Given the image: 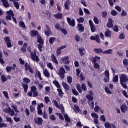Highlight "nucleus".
Instances as JSON below:
<instances>
[{
	"label": "nucleus",
	"mask_w": 128,
	"mask_h": 128,
	"mask_svg": "<svg viewBox=\"0 0 128 128\" xmlns=\"http://www.w3.org/2000/svg\"><path fill=\"white\" fill-rule=\"evenodd\" d=\"M120 82L121 86H122L126 90V88H128V86H126V82H128V76L125 74L122 75L120 77Z\"/></svg>",
	"instance_id": "f257e3e1"
},
{
	"label": "nucleus",
	"mask_w": 128,
	"mask_h": 128,
	"mask_svg": "<svg viewBox=\"0 0 128 128\" xmlns=\"http://www.w3.org/2000/svg\"><path fill=\"white\" fill-rule=\"evenodd\" d=\"M31 58L34 62H38L40 60V58L36 56V52H31Z\"/></svg>",
	"instance_id": "f03ea898"
},
{
	"label": "nucleus",
	"mask_w": 128,
	"mask_h": 128,
	"mask_svg": "<svg viewBox=\"0 0 128 128\" xmlns=\"http://www.w3.org/2000/svg\"><path fill=\"white\" fill-rule=\"evenodd\" d=\"M54 104L56 106L57 108H59V110H61L62 114L64 113V105L61 104L60 106L58 105V103L56 100L54 101Z\"/></svg>",
	"instance_id": "7ed1b4c3"
},
{
	"label": "nucleus",
	"mask_w": 128,
	"mask_h": 128,
	"mask_svg": "<svg viewBox=\"0 0 128 128\" xmlns=\"http://www.w3.org/2000/svg\"><path fill=\"white\" fill-rule=\"evenodd\" d=\"M31 92H33L34 98H38V89L36 86L31 87Z\"/></svg>",
	"instance_id": "20e7f679"
},
{
	"label": "nucleus",
	"mask_w": 128,
	"mask_h": 128,
	"mask_svg": "<svg viewBox=\"0 0 128 128\" xmlns=\"http://www.w3.org/2000/svg\"><path fill=\"white\" fill-rule=\"evenodd\" d=\"M64 74H66V70L64 68H61L60 70V72L58 74L60 76V78L64 80Z\"/></svg>",
	"instance_id": "39448f33"
},
{
	"label": "nucleus",
	"mask_w": 128,
	"mask_h": 128,
	"mask_svg": "<svg viewBox=\"0 0 128 128\" xmlns=\"http://www.w3.org/2000/svg\"><path fill=\"white\" fill-rule=\"evenodd\" d=\"M89 24L90 26L92 32H96V26H94V22L92 20H89Z\"/></svg>",
	"instance_id": "423d86ee"
},
{
	"label": "nucleus",
	"mask_w": 128,
	"mask_h": 128,
	"mask_svg": "<svg viewBox=\"0 0 128 128\" xmlns=\"http://www.w3.org/2000/svg\"><path fill=\"white\" fill-rule=\"evenodd\" d=\"M34 122L37 124H38V126H42L44 120L42 118H34Z\"/></svg>",
	"instance_id": "0eeeda50"
},
{
	"label": "nucleus",
	"mask_w": 128,
	"mask_h": 128,
	"mask_svg": "<svg viewBox=\"0 0 128 128\" xmlns=\"http://www.w3.org/2000/svg\"><path fill=\"white\" fill-rule=\"evenodd\" d=\"M4 40L8 48H12V42H10V37H6L4 38Z\"/></svg>",
	"instance_id": "6e6552de"
},
{
	"label": "nucleus",
	"mask_w": 128,
	"mask_h": 128,
	"mask_svg": "<svg viewBox=\"0 0 128 128\" xmlns=\"http://www.w3.org/2000/svg\"><path fill=\"white\" fill-rule=\"evenodd\" d=\"M67 20L70 26H72L73 28H74L76 26V21L74 20H72L70 18H67Z\"/></svg>",
	"instance_id": "1a4fd4ad"
},
{
	"label": "nucleus",
	"mask_w": 128,
	"mask_h": 128,
	"mask_svg": "<svg viewBox=\"0 0 128 128\" xmlns=\"http://www.w3.org/2000/svg\"><path fill=\"white\" fill-rule=\"evenodd\" d=\"M91 40H96L98 44H100V36L98 35H96V37L94 36H92L90 38Z\"/></svg>",
	"instance_id": "9d476101"
},
{
	"label": "nucleus",
	"mask_w": 128,
	"mask_h": 128,
	"mask_svg": "<svg viewBox=\"0 0 128 128\" xmlns=\"http://www.w3.org/2000/svg\"><path fill=\"white\" fill-rule=\"evenodd\" d=\"M14 67H12V66H8L6 68V70L7 72H12V70H16V64H14L13 65Z\"/></svg>",
	"instance_id": "9b49d317"
},
{
	"label": "nucleus",
	"mask_w": 128,
	"mask_h": 128,
	"mask_svg": "<svg viewBox=\"0 0 128 128\" xmlns=\"http://www.w3.org/2000/svg\"><path fill=\"white\" fill-rule=\"evenodd\" d=\"M66 47H67L66 46H62L60 48H58L57 52H56L58 56H60V54H62V50H64V48H66Z\"/></svg>",
	"instance_id": "f8f14e48"
},
{
	"label": "nucleus",
	"mask_w": 128,
	"mask_h": 128,
	"mask_svg": "<svg viewBox=\"0 0 128 128\" xmlns=\"http://www.w3.org/2000/svg\"><path fill=\"white\" fill-rule=\"evenodd\" d=\"M46 28L48 30L44 32L46 36H48L50 34L52 36V30H50V26H48V25H46Z\"/></svg>",
	"instance_id": "ddd939ff"
},
{
	"label": "nucleus",
	"mask_w": 128,
	"mask_h": 128,
	"mask_svg": "<svg viewBox=\"0 0 128 128\" xmlns=\"http://www.w3.org/2000/svg\"><path fill=\"white\" fill-rule=\"evenodd\" d=\"M114 20L112 18H109L108 19V23L107 24V26L109 28H114Z\"/></svg>",
	"instance_id": "4468645a"
},
{
	"label": "nucleus",
	"mask_w": 128,
	"mask_h": 128,
	"mask_svg": "<svg viewBox=\"0 0 128 128\" xmlns=\"http://www.w3.org/2000/svg\"><path fill=\"white\" fill-rule=\"evenodd\" d=\"M70 57L66 56L62 58L61 60L64 62L65 64H70V60H68Z\"/></svg>",
	"instance_id": "2eb2a0df"
},
{
	"label": "nucleus",
	"mask_w": 128,
	"mask_h": 128,
	"mask_svg": "<svg viewBox=\"0 0 128 128\" xmlns=\"http://www.w3.org/2000/svg\"><path fill=\"white\" fill-rule=\"evenodd\" d=\"M1 2L3 4V6L4 8H10V4H8V1L6 0H1Z\"/></svg>",
	"instance_id": "dca6fc26"
},
{
	"label": "nucleus",
	"mask_w": 128,
	"mask_h": 128,
	"mask_svg": "<svg viewBox=\"0 0 128 128\" xmlns=\"http://www.w3.org/2000/svg\"><path fill=\"white\" fill-rule=\"evenodd\" d=\"M37 38H38V44H40L44 46V40H42V36H38L37 37Z\"/></svg>",
	"instance_id": "f3484780"
},
{
	"label": "nucleus",
	"mask_w": 128,
	"mask_h": 128,
	"mask_svg": "<svg viewBox=\"0 0 128 128\" xmlns=\"http://www.w3.org/2000/svg\"><path fill=\"white\" fill-rule=\"evenodd\" d=\"M71 2H70V0H67L66 2L65 3V4H64L65 8L67 10H70V7L68 6H70Z\"/></svg>",
	"instance_id": "a211bd4d"
},
{
	"label": "nucleus",
	"mask_w": 128,
	"mask_h": 128,
	"mask_svg": "<svg viewBox=\"0 0 128 128\" xmlns=\"http://www.w3.org/2000/svg\"><path fill=\"white\" fill-rule=\"evenodd\" d=\"M30 35L32 38H34V36H38V32L35 30L32 31Z\"/></svg>",
	"instance_id": "6ab92c4d"
},
{
	"label": "nucleus",
	"mask_w": 128,
	"mask_h": 128,
	"mask_svg": "<svg viewBox=\"0 0 128 128\" xmlns=\"http://www.w3.org/2000/svg\"><path fill=\"white\" fill-rule=\"evenodd\" d=\"M25 68L26 72H28V70H30V72H31V74H32V68L30 65L25 64Z\"/></svg>",
	"instance_id": "aec40b11"
},
{
	"label": "nucleus",
	"mask_w": 128,
	"mask_h": 128,
	"mask_svg": "<svg viewBox=\"0 0 128 128\" xmlns=\"http://www.w3.org/2000/svg\"><path fill=\"white\" fill-rule=\"evenodd\" d=\"M121 110L124 114H126V112H128V106L123 105L121 107Z\"/></svg>",
	"instance_id": "412c9836"
},
{
	"label": "nucleus",
	"mask_w": 128,
	"mask_h": 128,
	"mask_svg": "<svg viewBox=\"0 0 128 128\" xmlns=\"http://www.w3.org/2000/svg\"><path fill=\"white\" fill-rule=\"evenodd\" d=\"M44 76H46V78H50V72L48 70H44Z\"/></svg>",
	"instance_id": "4be33fe9"
},
{
	"label": "nucleus",
	"mask_w": 128,
	"mask_h": 128,
	"mask_svg": "<svg viewBox=\"0 0 128 128\" xmlns=\"http://www.w3.org/2000/svg\"><path fill=\"white\" fill-rule=\"evenodd\" d=\"M52 60L53 62L55 64H58V60L56 59V57L54 54H52Z\"/></svg>",
	"instance_id": "5701e85b"
},
{
	"label": "nucleus",
	"mask_w": 128,
	"mask_h": 128,
	"mask_svg": "<svg viewBox=\"0 0 128 128\" xmlns=\"http://www.w3.org/2000/svg\"><path fill=\"white\" fill-rule=\"evenodd\" d=\"M78 50L81 56H84V53L86 52V49H84V48H80Z\"/></svg>",
	"instance_id": "b1692460"
},
{
	"label": "nucleus",
	"mask_w": 128,
	"mask_h": 128,
	"mask_svg": "<svg viewBox=\"0 0 128 128\" xmlns=\"http://www.w3.org/2000/svg\"><path fill=\"white\" fill-rule=\"evenodd\" d=\"M94 52L96 54H104V50L101 48H95Z\"/></svg>",
	"instance_id": "393cba45"
},
{
	"label": "nucleus",
	"mask_w": 128,
	"mask_h": 128,
	"mask_svg": "<svg viewBox=\"0 0 128 128\" xmlns=\"http://www.w3.org/2000/svg\"><path fill=\"white\" fill-rule=\"evenodd\" d=\"M74 110L75 111L76 114H78V112H80V107L76 105H74Z\"/></svg>",
	"instance_id": "a878e982"
},
{
	"label": "nucleus",
	"mask_w": 128,
	"mask_h": 128,
	"mask_svg": "<svg viewBox=\"0 0 128 128\" xmlns=\"http://www.w3.org/2000/svg\"><path fill=\"white\" fill-rule=\"evenodd\" d=\"M58 92L59 96H60L61 98H62V96H64V92H62V90L59 88L58 89Z\"/></svg>",
	"instance_id": "bb28decb"
},
{
	"label": "nucleus",
	"mask_w": 128,
	"mask_h": 128,
	"mask_svg": "<svg viewBox=\"0 0 128 128\" xmlns=\"http://www.w3.org/2000/svg\"><path fill=\"white\" fill-rule=\"evenodd\" d=\"M112 54V49L103 51V54Z\"/></svg>",
	"instance_id": "cd10ccee"
},
{
	"label": "nucleus",
	"mask_w": 128,
	"mask_h": 128,
	"mask_svg": "<svg viewBox=\"0 0 128 128\" xmlns=\"http://www.w3.org/2000/svg\"><path fill=\"white\" fill-rule=\"evenodd\" d=\"M22 86L24 88V92H26V94L28 92V84H23Z\"/></svg>",
	"instance_id": "c85d7f7f"
},
{
	"label": "nucleus",
	"mask_w": 128,
	"mask_h": 128,
	"mask_svg": "<svg viewBox=\"0 0 128 128\" xmlns=\"http://www.w3.org/2000/svg\"><path fill=\"white\" fill-rule=\"evenodd\" d=\"M78 27L79 28V31L80 32H84V26H82V24H78Z\"/></svg>",
	"instance_id": "c756f323"
},
{
	"label": "nucleus",
	"mask_w": 128,
	"mask_h": 128,
	"mask_svg": "<svg viewBox=\"0 0 128 128\" xmlns=\"http://www.w3.org/2000/svg\"><path fill=\"white\" fill-rule=\"evenodd\" d=\"M62 86L66 90H70V86L68 85L66 83L62 82Z\"/></svg>",
	"instance_id": "7c9ffc66"
},
{
	"label": "nucleus",
	"mask_w": 128,
	"mask_h": 128,
	"mask_svg": "<svg viewBox=\"0 0 128 128\" xmlns=\"http://www.w3.org/2000/svg\"><path fill=\"white\" fill-rule=\"evenodd\" d=\"M54 17L56 18H57L58 20H60L62 18V14L59 13L56 15H54Z\"/></svg>",
	"instance_id": "2f4dec72"
},
{
	"label": "nucleus",
	"mask_w": 128,
	"mask_h": 128,
	"mask_svg": "<svg viewBox=\"0 0 128 128\" xmlns=\"http://www.w3.org/2000/svg\"><path fill=\"white\" fill-rule=\"evenodd\" d=\"M56 40V38H51L49 40V42L50 44H54V43Z\"/></svg>",
	"instance_id": "473e14b6"
},
{
	"label": "nucleus",
	"mask_w": 128,
	"mask_h": 128,
	"mask_svg": "<svg viewBox=\"0 0 128 128\" xmlns=\"http://www.w3.org/2000/svg\"><path fill=\"white\" fill-rule=\"evenodd\" d=\"M88 104L90 106L92 110H94V102H88Z\"/></svg>",
	"instance_id": "72a5a7b5"
},
{
	"label": "nucleus",
	"mask_w": 128,
	"mask_h": 128,
	"mask_svg": "<svg viewBox=\"0 0 128 128\" xmlns=\"http://www.w3.org/2000/svg\"><path fill=\"white\" fill-rule=\"evenodd\" d=\"M104 126L106 128H112V124H110L109 122H106L104 124Z\"/></svg>",
	"instance_id": "f704fd0d"
},
{
	"label": "nucleus",
	"mask_w": 128,
	"mask_h": 128,
	"mask_svg": "<svg viewBox=\"0 0 128 128\" xmlns=\"http://www.w3.org/2000/svg\"><path fill=\"white\" fill-rule=\"evenodd\" d=\"M112 32L110 30H108L105 33V36H106V38H112L111 36Z\"/></svg>",
	"instance_id": "c9c22d12"
},
{
	"label": "nucleus",
	"mask_w": 128,
	"mask_h": 128,
	"mask_svg": "<svg viewBox=\"0 0 128 128\" xmlns=\"http://www.w3.org/2000/svg\"><path fill=\"white\" fill-rule=\"evenodd\" d=\"M53 84L58 88H60L61 86L60 85V83H58V82L55 80L53 82Z\"/></svg>",
	"instance_id": "e433bc0d"
},
{
	"label": "nucleus",
	"mask_w": 128,
	"mask_h": 128,
	"mask_svg": "<svg viewBox=\"0 0 128 128\" xmlns=\"http://www.w3.org/2000/svg\"><path fill=\"white\" fill-rule=\"evenodd\" d=\"M77 22L79 24H84V18H80L78 19H77Z\"/></svg>",
	"instance_id": "4c0bfd02"
},
{
	"label": "nucleus",
	"mask_w": 128,
	"mask_h": 128,
	"mask_svg": "<svg viewBox=\"0 0 128 128\" xmlns=\"http://www.w3.org/2000/svg\"><path fill=\"white\" fill-rule=\"evenodd\" d=\"M20 26L22 28H26V24H24V22H20Z\"/></svg>",
	"instance_id": "58836bf2"
},
{
	"label": "nucleus",
	"mask_w": 128,
	"mask_h": 128,
	"mask_svg": "<svg viewBox=\"0 0 128 128\" xmlns=\"http://www.w3.org/2000/svg\"><path fill=\"white\" fill-rule=\"evenodd\" d=\"M86 98L89 102H92V100H94V97L90 95H87L86 96Z\"/></svg>",
	"instance_id": "ea45409f"
},
{
	"label": "nucleus",
	"mask_w": 128,
	"mask_h": 128,
	"mask_svg": "<svg viewBox=\"0 0 128 128\" xmlns=\"http://www.w3.org/2000/svg\"><path fill=\"white\" fill-rule=\"evenodd\" d=\"M12 108H13V109L14 110V112H17L18 114H19L20 111H18V106H16L14 105H12Z\"/></svg>",
	"instance_id": "a19ab883"
},
{
	"label": "nucleus",
	"mask_w": 128,
	"mask_h": 128,
	"mask_svg": "<svg viewBox=\"0 0 128 128\" xmlns=\"http://www.w3.org/2000/svg\"><path fill=\"white\" fill-rule=\"evenodd\" d=\"M10 116H18L17 114H16V112H14V110H12V109H11L10 110Z\"/></svg>",
	"instance_id": "79ce46f5"
},
{
	"label": "nucleus",
	"mask_w": 128,
	"mask_h": 128,
	"mask_svg": "<svg viewBox=\"0 0 128 128\" xmlns=\"http://www.w3.org/2000/svg\"><path fill=\"white\" fill-rule=\"evenodd\" d=\"M114 82H118V75L115 76L113 78Z\"/></svg>",
	"instance_id": "37998d69"
},
{
	"label": "nucleus",
	"mask_w": 128,
	"mask_h": 128,
	"mask_svg": "<svg viewBox=\"0 0 128 128\" xmlns=\"http://www.w3.org/2000/svg\"><path fill=\"white\" fill-rule=\"evenodd\" d=\"M6 122H10V123L12 124L13 122H12L11 118L6 116Z\"/></svg>",
	"instance_id": "c03bdc74"
},
{
	"label": "nucleus",
	"mask_w": 128,
	"mask_h": 128,
	"mask_svg": "<svg viewBox=\"0 0 128 128\" xmlns=\"http://www.w3.org/2000/svg\"><path fill=\"white\" fill-rule=\"evenodd\" d=\"M92 118H94L95 120L98 119V114H96V112L92 113Z\"/></svg>",
	"instance_id": "a18cd8bd"
},
{
	"label": "nucleus",
	"mask_w": 128,
	"mask_h": 128,
	"mask_svg": "<svg viewBox=\"0 0 128 128\" xmlns=\"http://www.w3.org/2000/svg\"><path fill=\"white\" fill-rule=\"evenodd\" d=\"M14 6L17 10H20V3L18 2H14Z\"/></svg>",
	"instance_id": "49530a36"
},
{
	"label": "nucleus",
	"mask_w": 128,
	"mask_h": 128,
	"mask_svg": "<svg viewBox=\"0 0 128 128\" xmlns=\"http://www.w3.org/2000/svg\"><path fill=\"white\" fill-rule=\"evenodd\" d=\"M64 118L66 122H70V117H68V115L65 114Z\"/></svg>",
	"instance_id": "de8ad7c7"
},
{
	"label": "nucleus",
	"mask_w": 128,
	"mask_h": 128,
	"mask_svg": "<svg viewBox=\"0 0 128 128\" xmlns=\"http://www.w3.org/2000/svg\"><path fill=\"white\" fill-rule=\"evenodd\" d=\"M7 14L8 16H14V12H12V10L7 12Z\"/></svg>",
	"instance_id": "09e8293b"
},
{
	"label": "nucleus",
	"mask_w": 128,
	"mask_h": 128,
	"mask_svg": "<svg viewBox=\"0 0 128 128\" xmlns=\"http://www.w3.org/2000/svg\"><path fill=\"white\" fill-rule=\"evenodd\" d=\"M24 82L26 84H30V80L28 79V78H24L23 79Z\"/></svg>",
	"instance_id": "8fccbe9b"
},
{
	"label": "nucleus",
	"mask_w": 128,
	"mask_h": 128,
	"mask_svg": "<svg viewBox=\"0 0 128 128\" xmlns=\"http://www.w3.org/2000/svg\"><path fill=\"white\" fill-rule=\"evenodd\" d=\"M76 88L80 94H82V89H80V84H78L76 86Z\"/></svg>",
	"instance_id": "3c124183"
},
{
	"label": "nucleus",
	"mask_w": 128,
	"mask_h": 128,
	"mask_svg": "<svg viewBox=\"0 0 128 128\" xmlns=\"http://www.w3.org/2000/svg\"><path fill=\"white\" fill-rule=\"evenodd\" d=\"M0 128H8V125L4 123H2V122H0Z\"/></svg>",
	"instance_id": "603ef678"
},
{
	"label": "nucleus",
	"mask_w": 128,
	"mask_h": 128,
	"mask_svg": "<svg viewBox=\"0 0 128 128\" xmlns=\"http://www.w3.org/2000/svg\"><path fill=\"white\" fill-rule=\"evenodd\" d=\"M118 38L119 40H124L126 38V36H124V34H122L120 35Z\"/></svg>",
	"instance_id": "864d4df0"
},
{
	"label": "nucleus",
	"mask_w": 128,
	"mask_h": 128,
	"mask_svg": "<svg viewBox=\"0 0 128 128\" xmlns=\"http://www.w3.org/2000/svg\"><path fill=\"white\" fill-rule=\"evenodd\" d=\"M47 66L48 68L51 70H54V66H52V63H48Z\"/></svg>",
	"instance_id": "5fc2aeb1"
},
{
	"label": "nucleus",
	"mask_w": 128,
	"mask_h": 128,
	"mask_svg": "<svg viewBox=\"0 0 128 128\" xmlns=\"http://www.w3.org/2000/svg\"><path fill=\"white\" fill-rule=\"evenodd\" d=\"M121 16H128V12H126L124 10H123L121 14Z\"/></svg>",
	"instance_id": "6e6d98bb"
},
{
	"label": "nucleus",
	"mask_w": 128,
	"mask_h": 128,
	"mask_svg": "<svg viewBox=\"0 0 128 128\" xmlns=\"http://www.w3.org/2000/svg\"><path fill=\"white\" fill-rule=\"evenodd\" d=\"M123 64L125 66H128V59H124L123 60Z\"/></svg>",
	"instance_id": "4d7b16f0"
},
{
	"label": "nucleus",
	"mask_w": 128,
	"mask_h": 128,
	"mask_svg": "<svg viewBox=\"0 0 128 128\" xmlns=\"http://www.w3.org/2000/svg\"><path fill=\"white\" fill-rule=\"evenodd\" d=\"M94 22L96 24H100V21L98 18L94 16Z\"/></svg>",
	"instance_id": "13d9d810"
},
{
	"label": "nucleus",
	"mask_w": 128,
	"mask_h": 128,
	"mask_svg": "<svg viewBox=\"0 0 128 128\" xmlns=\"http://www.w3.org/2000/svg\"><path fill=\"white\" fill-rule=\"evenodd\" d=\"M94 68L96 70H100V64L98 63L94 64Z\"/></svg>",
	"instance_id": "bf43d9fd"
},
{
	"label": "nucleus",
	"mask_w": 128,
	"mask_h": 128,
	"mask_svg": "<svg viewBox=\"0 0 128 128\" xmlns=\"http://www.w3.org/2000/svg\"><path fill=\"white\" fill-rule=\"evenodd\" d=\"M112 16H118V12L116 10H112L111 12Z\"/></svg>",
	"instance_id": "052dcab7"
},
{
	"label": "nucleus",
	"mask_w": 128,
	"mask_h": 128,
	"mask_svg": "<svg viewBox=\"0 0 128 128\" xmlns=\"http://www.w3.org/2000/svg\"><path fill=\"white\" fill-rule=\"evenodd\" d=\"M2 80L3 82H6L8 80V79L4 76H2Z\"/></svg>",
	"instance_id": "680f3d73"
},
{
	"label": "nucleus",
	"mask_w": 128,
	"mask_h": 128,
	"mask_svg": "<svg viewBox=\"0 0 128 128\" xmlns=\"http://www.w3.org/2000/svg\"><path fill=\"white\" fill-rule=\"evenodd\" d=\"M82 88L84 92H86L87 88L86 86L84 84H82Z\"/></svg>",
	"instance_id": "e2e57ef3"
},
{
	"label": "nucleus",
	"mask_w": 128,
	"mask_h": 128,
	"mask_svg": "<svg viewBox=\"0 0 128 128\" xmlns=\"http://www.w3.org/2000/svg\"><path fill=\"white\" fill-rule=\"evenodd\" d=\"M68 84H72V78L71 76L68 78Z\"/></svg>",
	"instance_id": "0e129e2a"
},
{
	"label": "nucleus",
	"mask_w": 128,
	"mask_h": 128,
	"mask_svg": "<svg viewBox=\"0 0 128 128\" xmlns=\"http://www.w3.org/2000/svg\"><path fill=\"white\" fill-rule=\"evenodd\" d=\"M10 110H12V108H8L7 109L4 110V112H6V114H10Z\"/></svg>",
	"instance_id": "69168bd1"
},
{
	"label": "nucleus",
	"mask_w": 128,
	"mask_h": 128,
	"mask_svg": "<svg viewBox=\"0 0 128 128\" xmlns=\"http://www.w3.org/2000/svg\"><path fill=\"white\" fill-rule=\"evenodd\" d=\"M72 91V93L74 94V96H78V92L75 89H73Z\"/></svg>",
	"instance_id": "338daca9"
},
{
	"label": "nucleus",
	"mask_w": 128,
	"mask_h": 128,
	"mask_svg": "<svg viewBox=\"0 0 128 128\" xmlns=\"http://www.w3.org/2000/svg\"><path fill=\"white\" fill-rule=\"evenodd\" d=\"M105 76L106 78H110V72L108 70L105 71Z\"/></svg>",
	"instance_id": "774afa93"
}]
</instances>
